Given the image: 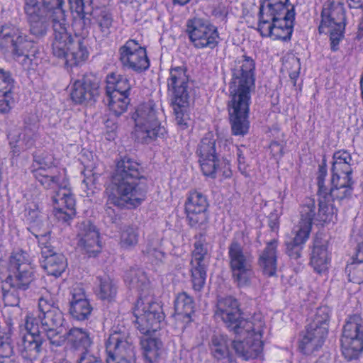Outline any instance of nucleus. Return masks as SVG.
Returning <instances> with one entry per match:
<instances>
[{
  "instance_id": "obj_6",
  "label": "nucleus",
  "mask_w": 363,
  "mask_h": 363,
  "mask_svg": "<svg viewBox=\"0 0 363 363\" xmlns=\"http://www.w3.org/2000/svg\"><path fill=\"white\" fill-rule=\"evenodd\" d=\"M214 315L233 332H238L240 328L248 330L253 327L259 330L262 324L260 315H255L251 320L243 319L238 300L231 296L218 297Z\"/></svg>"
},
{
  "instance_id": "obj_30",
  "label": "nucleus",
  "mask_w": 363,
  "mask_h": 363,
  "mask_svg": "<svg viewBox=\"0 0 363 363\" xmlns=\"http://www.w3.org/2000/svg\"><path fill=\"white\" fill-rule=\"evenodd\" d=\"M40 263L48 274L60 277L67 267V259L61 252L42 251Z\"/></svg>"
},
{
  "instance_id": "obj_9",
  "label": "nucleus",
  "mask_w": 363,
  "mask_h": 363,
  "mask_svg": "<svg viewBox=\"0 0 363 363\" xmlns=\"http://www.w3.org/2000/svg\"><path fill=\"white\" fill-rule=\"evenodd\" d=\"M135 325L142 334L149 335L160 329L164 320L162 306L156 303H147L138 301L134 309Z\"/></svg>"
},
{
  "instance_id": "obj_4",
  "label": "nucleus",
  "mask_w": 363,
  "mask_h": 363,
  "mask_svg": "<svg viewBox=\"0 0 363 363\" xmlns=\"http://www.w3.org/2000/svg\"><path fill=\"white\" fill-rule=\"evenodd\" d=\"M52 52L54 56L63 59L67 67L77 66L86 60L89 52L83 39L72 36L67 28L65 16L52 18Z\"/></svg>"
},
{
  "instance_id": "obj_55",
  "label": "nucleus",
  "mask_w": 363,
  "mask_h": 363,
  "mask_svg": "<svg viewBox=\"0 0 363 363\" xmlns=\"http://www.w3.org/2000/svg\"><path fill=\"white\" fill-rule=\"evenodd\" d=\"M42 334H45L50 344L54 347H60L65 341V335H61V327H49L41 328Z\"/></svg>"
},
{
  "instance_id": "obj_26",
  "label": "nucleus",
  "mask_w": 363,
  "mask_h": 363,
  "mask_svg": "<svg viewBox=\"0 0 363 363\" xmlns=\"http://www.w3.org/2000/svg\"><path fill=\"white\" fill-rule=\"evenodd\" d=\"M288 3L289 0H264L259 6V14H264L273 20L295 19L294 6Z\"/></svg>"
},
{
  "instance_id": "obj_3",
  "label": "nucleus",
  "mask_w": 363,
  "mask_h": 363,
  "mask_svg": "<svg viewBox=\"0 0 363 363\" xmlns=\"http://www.w3.org/2000/svg\"><path fill=\"white\" fill-rule=\"evenodd\" d=\"M35 179L45 189L58 188L53 196L55 216L60 221L68 223L76 214L75 199L70 189L67 188V180L57 168L35 169L31 170Z\"/></svg>"
},
{
  "instance_id": "obj_64",
  "label": "nucleus",
  "mask_w": 363,
  "mask_h": 363,
  "mask_svg": "<svg viewBox=\"0 0 363 363\" xmlns=\"http://www.w3.org/2000/svg\"><path fill=\"white\" fill-rule=\"evenodd\" d=\"M137 242L138 235L132 229L123 232L121 239L122 247H133Z\"/></svg>"
},
{
  "instance_id": "obj_7",
  "label": "nucleus",
  "mask_w": 363,
  "mask_h": 363,
  "mask_svg": "<svg viewBox=\"0 0 363 363\" xmlns=\"http://www.w3.org/2000/svg\"><path fill=\"white\" fill-rule=\"evenodd\" d=\"M341 347L343 356L349 361L357 359L363 351V319L359 315L347 318L342 330Z\"/></svg>"
},
{
  "instance_id": "obj_63",
  "label": "nucleus",
  "mask_w": 363,
  "mask_h": 363,
  "mask_svg": "<svg viewBox=\"0 0 363 363\" xmlns=\"http://www.w3.org/2000/svg\"><path fill=\"white\" fill-rule=\"evenodd\" d=\"M32 234L38 239V246L41 249H48L51 246L50 242V232L48 225L43 227L39 233Z\"/></svg>"
},
{
  "instance_id": "obj_34",
  "label": "nucleus",
  "mask_w": 363,
  "mask_h": 363,
  "mask_svg": "<svg viewBox=\"0 0 363 363\" xmlns=\"http://www.w3.org/2000/svg\"><path fill=\"white\" fill-rule=\"evenodd\" d=\"M44 342L42 335H23L18 350L23 359L33 362L37 359L43 351Z\"/></svg>"
},
{
  "instance_id": "obj_51",
  "label": "nucleus",
  "mask_w": 363,
  "mask_h": 363,
  "mask_svg": "<svg viewBox=\"0 0 363 363\" xmlns=\"http://www.w3.org/2000/svg\"><path fill=\"white\" fill-rule=\"evenodd\" d=\"M53 155L47 152H36L33 155V162L31 165V170L35 169H51L56 168Z\"/></svg>"
},
{
  "instance_id": "obj_31",
  "label": "nucleus",
  "mask_w": 363,
  "mask_h": 363,
  "mask_svg": "<svg viewBox=\"0 0 363 363\" xmlns=\"http://www.w3.org/2000/svg\"><path fill=\"white\" fill-rule=\"evenodd\" d=\"M140 346L145 363H164L163 344L160 339L146 335L141 337Z\"/></svg>"
},
{
  "instance_id": "obj_21",
  "label": "nucleus",
  "mask_w": 363,
  "mask_h": 363,
  "mask_svg": "<svg viewBox=\"0 0 363 363\" xmlns=\"http://www.w3.org/2000/svg\"><path fill=\"white\" fill-rule=\"evenodd\" d=\"M38 308L40 328L62 326L63 315L56 301L50 297H41L38 300Z\"/></svg>"
},
{
  "instance_id": "obj_35",
  "label": "nucleus",
  "mask_w": 363,
  "mask_h": 363,
  "mask_svg": "<svg viewBox=\"0 0 363 363\" xmlns=\"http://www.w3.org/2000/svg\"><path fill=\"white\" fill-rule=\"evenodd\" d=\"M65 340L72 348L83 352H87L93 343L89 331L77 327H73L67 332Z\"/></svg>"
},
{
  "instance_id": "obj_40",
  "label": "nucleus",
  "mask_w": 363,
  "mask_h": 363,
  "mask_svg": "<svg viewBox=\"0 0 363 363\" xmlns=\"http://www.w3.org/2000/svg\"><path fill=\"white\" fill-rule=\"evenodd\" d=\"M221 150H218L216 139L214 135L209 132L205 135L198 145L196 153L199 158H218Z\"/></svg>"
},
{
  "instance_id": "obj_42",
  "label": "nucleus",
  "mask_w": 363,
  "mask_h": 363,
  "mask_svg": "<svg viewBox=\"0 0 363 363\" xmlns=\"http://www.w3.org/2000/svg\"><path fill=\"white\" fill-rule=\"evenodd\" d=\"M294 19L282 18L273 20L274 28H272V38L274 40H290L293 33Z\"/></svg>"
},
{
  "instance_id": "obj_39",
  "label": "nucleus",
  "mask_w": 363,
  "mask_h": 363,
  "mask_svg": "<svg viewBox=\"0 0 363 363\" xmlns=\"http://www.w3.org/2000/svg\"><path fill=\"white\" fill-rule=\"evenodd\" d=\"M318 211H315L313 220L320 223H329L336 216L337 210L325 194H318Z\"/></svg>"
},
{
  "instance_id": "obj_17",
  "label": "nucleus",
  "mask_w": 363,
  "mask_h": 363,
  "mask_svg": "<svg viewBox=\"0 0 363 363\" xmlns=\"http://www.w3.org/2000/svg\"><path fill=\"white\" fill-rule=\"evenodd\" d=\"M208 206L207 198L201 192L193 191L189 193L185 202V213L191 228H200L207 223Z\"/></svg>"
},
{
  "instance_id": "obj_43",
  "label": "nucleus",
  "mask_w": 363,
  "mask_h": 363,
  "mask_svg": "<svg viewBox=\"0 0 363 363\" xmlns=\"http://www.w3.org/2000/svg\"><path fill=\"white\" fill-rule=\"evenodd\" d=\"M125 281L130 288L143 291L149 286V280L145 273L139 268H131L125 275Z\"/></svg>"
},
{
  "instance_id": "obj_59",
  "label": "nucleus",
  "mask_w": 363,
  "mask_h": 363,
  "mask_svg": "<svg viewBox=\"0 0 363 363\" xmlns=\"http://www.w3.org/2000/svg\"><path fill=\"white\" fill-rule=\"evenodd\" d=\"M272 28H274L273 19L264 14L259 13L258 31L260 33L262 36L272 37Z\"/></svg>"
},
{
  "instance_id": "obj_61",
  "label": "nucleus",
  "mask_w": 363,
  "mask_h": 363,
  "mask_svg": "<svg viewBox=\"0 0 363 363\" xmlns=\"http://www.w3.org/2000/svg\"><path fill=\"white\" fill-rule=\"evenodd\" d=\"M249 238L243 232H237L229 247V250H244L249 247Z\"/></svg>"
},
{
  "instance_id": "obj_62",
  "label": "nucleus",
  "mask_w": 363,
  "mask_h": 363,
  "mask_svg": "<svg viewBox=\"0 0 363 363\" xmlns=\"http://www.w3.org/2000/svg\"><path fill=\"white\" fill-rule=\"evenodd\" d=\"M224 146V150L230 151L231 147L233 149V152H236L237 157H238V169L242 172V174H244L246 170V164H245V160L243 156V153L240 147L238 146L233 145L230 143H228L227 140H225L223 143Z\"/></svg>"
},
{
  "instance_id": "obj_13",
  "label": "nucleus",
  "mask_w": 363,
  "mask_h": 363,
  "mask_svg": "<svg viewBox=\"0 0 363 363\" xmlns=\"http://www.w3.org/2000/svg\"><path fill=\"white\" fill-rule=\"evenodd\" d=\"M24 12L29 24V32L36 38L47 35L52 22L49 10L43 9L39 0H24Z\"/></svg>"
},
{
  "instance_id": "obj_11",
  "label": "nucleus",
  "mask_w": 363,
  "mask_h": 363,
  "mask_svg": "<svg viewBox=\"0 0 363 363\" xmlns=\"http://www.w3.org/2000/svg\"><path fill=\"white\" fill-rule=\"evenodd\" d=\"M167 88L173 96V103L179 107L189 105V76L186 66H172L167 78Z\"/></svg>"
},
{
  "instance_id": "obj_37",
  "label": "nucleus",
  "mask_w": 363,
  "mask_h": 363,
  "mask_svg": "<svg viewBox=\"0 0 363 363\" xmlns=\"http://www.w3.org/2000/svg\"><path fill=\"white\" fill-rule=\"evenodd\" d=\"M208 347L211 354L216 359H231L226 335L214 333L211 337Z\"/></svg>"
},
{
  "instance_id": "obj_23",
  "label": "nucleus",
  "mask_w": 363,
  "mask_h": 363,
  "mask_svg": "<svg viewBox=\"0 0 363 363\" xmlns=\"http://www.w3.org/2000/svg\"><path fill=\"white\" fill-rule=\"evenodd\" d=\"M77 244L79 247L89 249L102 248L99 240V232L90 220H82L76 225Z\"/></svg>"
},
{
  "instance_id": "obj_20",
  "label": "nucleus",
  "mask_w": 363,
  "mask_h": 363,
  "mask_svg": "<svg viewBox=\"0 0 363 363\" xmlns=\"http://www.w3.org/2000/svg\"><path fill=\"white\" fill-rule=\"evenodd\" d=\"M315 215V200L311 198L306 199L301 206V219L298 226V229L293 239V247H302V245L307 241L311 231Z\"/></svg>"
},
{
  "instance_id": "obj_49",
  "label": "nucleus",
  "mask_w": 363,
  "mask_h": 363,
  "mask_svg": "<svg viewBox=\"0 0 363 363\" xmlns=\"http://www.w3.org/2000/svg\"><path fill=\"white\" fill-rule=\"evenodd\" d=\"M330 259L328 251H312L311 264L315 272L321 273L328 269Z\"/></svg>"
},
{
  "instance_id": "obj_47",
  "label": "nucleus",
  "mask_w": 363,
  "mask_h": 363,
  "mask_svg": "<svg viewBox=\"0 0 363 363\" xmlns=\"http://www.w3.org/2000/svg\"><path fill=\"white\" fill-rule=\"evenodd\" d=\"M259 265L265 276H274L277 272V256L275 252L263 251L259 256Z\"/></svg>"
},
{
  "instance_id": "obj_29",
  "label": "nucleus",
  "mask_w": 363,
  "mask_h": 363,
  "mask_svg": "<svg viewBox=\"0 0 363 363\" xmlns=\"http://www.w3.org/2000/svg\"><path fill=\"white\" fill-rule=\"evenodd\" d=\"M324 332L323 330H315V329L306 326L305 330L300 335L298 348L301 352L309 355L319 350L327 337L326 335H324Z\"/></svg>"
},
{
  "instance_id": "obj_2",
  "label": "nucleus",
  "mask_w": 363,
  "mask_h": 363,
  "mask_svg": "<svg viewBox=\"0 0 363 363\" xmlns=\"http://www.w3.org/2000/svg\"><path fill=\"white\" fill-rule=\"evenodd\" d=\"M228 112L232 133L243 136L250 128L251 91L255 89V62L246 55L238 57L231 67Z\"/></svg>"
},
{
  "instance_id": "obj_15",
  "label": "nucleus",
  "mask_w": 363,
  "mask_h": 363,
  "mask_svg": "<svg viewBox=\"0 0 363 363\" xmlns=\"http://www.w3.org/2000/svg\"><path fill=\"white\" fill-rule=\"evenodd\" d=\"M92 0L87 4L88 6L84 4L83 11H79L77 9H72L77 13L79 17V24H82V33L86 30L87 33V28L91 23V20L87 16H91L93 23L96 25L101 33L103 36H108L111 33V28H112L113 19L111 13L105 9L96 8L93 9L91 6Z\"/></svg>"
},
{
  "instance_id": "obj_36",
  "label": "nucleus",
  "mask_w": 363,
  "mask_h": 363,
  "mask_svg": "<svg viewBox=\"0 0 363 363\" xmlns=\"http://www.w3.org/2000/svg\"><path fill=\"white\" fill-rule=\"evenodd\" d=\"M174 317L178 321L189 323L194 312V301L186 292L178 294L174 301Z\"/></svg>"
},
{
  "instance_id": "obj_24",
  "label": "nucleus",
  "mask_w": 363,
  "mask_h": 363,
  "mask_svg": "<svg viewBox=\"0 0 363 363\" xmlns=\"http://www.w3.org/2000/svg\"><path fill=\"white\" fill-rule=\"evenodd\" d=\"M194 251L192 253L191 280L193 289L201 291L204 287L206 279V268L208 264L207 252Z\"/></svg>"
},
{
  "instance_id": "obj_10",
  "label": "nucleus",
  "mask_w": 363,
  "mask_h": 363,
  "mask_svg": "<svg viewBox=\"0 0 363 363\" xmlns=\"http://www.w3.org/2000/svg\"><path fill=\"white\" fill-rule=\"evenodd\" d=\"M264 326V322L262 320V324L259 330L253 327L248 330L240 328V331L233 332L243 338V340H235L232 342L233 349L238 356L244 360H248L257 358L262 353L263 343L261 337Z\"/></svg>"
},
{
  "instance_id": "obj_41",
  "label": "nucleus",
  "mask_w": 363,
  "mask_h": 363,
  "mask_svg": "<svg viewBox=\"0 0 363 363\" xmlns=\"http://www.w3.org/2000/svg\"><path fill=\"white\" fill-rule=\"evenodd\" d=\"M330 311L327 306H320L318 308L315 313L309 318V323L306 325L309 328L315 329V330H325L324 335H328V325L330 320Z\"/></svg>"
},
{
  "instance_id": "obj_33",
  "label": "nucleus",
  "mask_w": 363,
  "mask_h": 363,
  "mask_svg": "<svg viewBox=\"0 0 363 363\" xmlns=\"http://www.w3.org/2000/svg\"><path fill=\"white\" fill-rule=\"evenodd\" d=\"M352 159L350 153L346 150H338L333 157L332 177L331 179L345 178L352 179Z\"/></svg>"
},
{
  "instance_id": "obj_56",
  "label": "nucleus",
  "mask_w": 363,
  "mask_h": 363,
  "mask_svg": "<svg viewBox=\"0 0 363 363\" xmlns=\"http://www.w3.org/2000/svg\"><path fill=\"white\" fill-rule=\"evenodd\" d=\"M39 315L38 318L34 317L31 314H28L25 319V329L27 331L26 335L37 336L42 335V330L40 328V324H39Z\"/></svg>"
},
{
  "instance_id": "obj_54",
  "label": "nucleus",
  "mask_w": 363,
  "mask_h": 363,
  "mask_svg": "<svg viewBox=\"0 0 363 363\" xmlns=\"http://www.w3.org/2000/svg\"><path fill=\"white\" fill-rule=\"evenodd\" d=\"M345 25L332 26L325 27V33H328L330 35V46L333 51H336L338 49L340 42L344 37Z\"/></svg>"
},
{
  "instance_id": "obj_28",
  "label": "nucleus",
  "mask_w": 363,
  "mask_h": 363,
  "mask_svg": "<svg viewBox=\"0 0 363 363\" xmlns=\"http://www.w3.org/2000/svg\"><path fill=\"white\" fill-rule=\"evenodd\" d=\"M321 23L318 27L319 33L325 32V27L332 26H345V13L342 4L327 2L321 12Z\"/></svg>"
},
{
  "instance_id": "obj_58",
  "label": "nucleus",
  "mask_w": 363,
  "mask_h": 363,
  "mask_svg": "<svg viewBox=\"0 0 363 363\" xmlns=\"http://www.w3.org/2000/svg\"><path fill=\"white\" fill-rule=\"evenodd\" d=\"M346 270L348 272V277L350 281L357 284L363 283V264L348 263Z\"/></svg>"
},
{
  "instance_id": "obj_57",
  "label": "nucleus",
  "mask_w": 363,
  "mask_h": 363,
  "mask_svg": "<svg viewBox=\"0 0 363 363\" xmlns=\"http://www.w3.org/2000/svg\"><path fill=\"white\" fill-rule=\"evenodd\" d=\"M199 161L203 174L214 178L218 166V158H199Z\"/></svg>"
},
{
  "instance_id": "obj_52",
  "label": "nucleus",
  "mask_w": 363,
  "mask_h": 363,
  "mask_svg": "<svg viewBox=\"0 0 363 363\" xmlns=\"http://www.w3.org/2000/svg\"><path fill=\"white\" fill-rule=\"evenodd\" d=\"M25 265H31L26 251H13L9 256V268L14 272L20 270Z\"/></svg>"
},
{
  "instance_id": "obj_8",
  "label": "nucleus",
  "mask_w": 363,
  "mask_h": 363,
  "mask_svg": "<svg viewBox=\"0 0 363 363\" xmlns=\"http://www.w3.org/2000/svg\"><path fill=\"white\" fill-rule=\"evenodd\" d=\"M186 32L190 41L197 49H214L219 43L218 28L208 21L193 18L186 21Z\"/></svg>"
},
{
  "instance_id": "obj_46",
  "label": "nucleus",
  "mask_w": 363,
  "mask_h": 363,
  "mask_svg": "<svg viewBox=\"0 0 363 363\" xmlns=\"http://www.w3.org/2000/svg\"><path fill=\"white\" fill-rule=\"evenodd\" d=\"M99 289L97 296L101 300L112 301L116 296L117 286L108 277H98Z\"/></svg>"
},
{
  "instance_id": "obj_32",
  "label": "nucleus",
  "mask_w": 363,
  "mask_h": 363,
  "mask_svg": "<svg viewBox=\"0 0 363 363\" xmlns=\"http://www.w3.org/2000/svg\"><path fill=\"white\" fill-rule=\"evenodd\" d=\"M354 182L352 179H331V187L325 191L326 197L331 201L341 202L351 197L354 190Z\"/></svg>"
},
{
  "instance_id": "obj_50",
  "label": "nucleus",
  "mask_w": 363,
  "mask_h": 363,
  "mask_svg": "<svg viewBox=\"0 0 363 363\" xmlns=\"http://www.w3.org/2000/svg\"><path fill=\"white\" fill-rule=\"evenodd\" d=\"M93 308L90 304L89 301L86 302H80L78 304L70 306L69 313L71 316L79 321H84L88 320L91 315Z\"/></svg>"
},
{
  "instance_id": "obj_53",
  "label": "nucleus",
  "mask_w": 363,
  "mask_h": 363,
  "mask_svg": "<svg viewBox=\"0 0 363 363\" xmlns=\"http://www.w3.org/2000/svg\"><path fill=\"white\" fill-rule=\"evenodd\" d=\"M64 5V0H42L41 4L43 9L49 10L52 18H61L62 16H65V12L63 9Z\"/></svg>"
},
{
  "instance_id": "obj_44",
  "label": "nucleus",
  "mask_w": 363,
  "mask_h": 363,
  "mask_svg": "<svg viewBox=\"0 0 363 363\" xmlns=\"http://www.w3.org/2000/svg\"><path fill=\"white\" fill-rule=\"evenodd\" d=\"M107 96L108 106L116 116H119L126 111L130 104V98L128 95H123L114 92L106 94Z\"/></svg>"
},
{
  "instance_id": "obj_38",
  "label": "nucleus",
  "mask_w": 363,
  "mask_h": 363,
  "mask_svg": "<svg viewBox=\"0 0 363 363\" xmlns=\"http://www.w3.org/2000/svg\"><path fill=\"white\" fill-rule=\"evenodd\" d=\"M106 83V94L118 92V94L129 96L131 85L130 84L129 80L125 77L115 73H111L107 75Z\"/></svg>"
},
{
  "instance_id": "obj_16",
  "label": "nucleus",
  "mask_w": 363,
  "mask_h": 363,
  "mask_svg": "<svg viewBox=\"0 0 363 363\" xmlns=\"http://www.w3.org/2000/svg\"><path fill=\"white\" fill-rule=\"evenodd\" d=\"M232 277L239 287L249 286L255 276L252 256L244 251H229Z\"/></svg>"
},
{
  "instance_id": "obj_22",
  "label": "nucleus",
  "mask_w": 363,
  "mask_h": 363,
  "mask_svg": "<svg viewBox=\"0 0 363 363\" xmlns=\"http://www.w3.org/2000/svg\"><path fill=\"white\" fill-rule=\"evenodd\" d=\"M28 38L18 28L11 24L0 26V49L12 56L19 53V48Z\"/></svg>"
},
{
  "instance_id": "obj_27",
  "label": "nucleus",
  "mask_w": 363,
  "mask_h": 363,
  "mask_svg": "<svg viewBox=\"0 0 363 363\" xmlns=\"http://www.w3.org/2000/svg\"><path fill=\"white\" fill-rule=\"evenodd\" d=\"M19 50V53L13 56V59L26 70L35 69L41 60L38 45L28 38Z\"/></svg>"
},
{
  "instance_id": "obj_19",
  "label": "nucleus",
  "mask_w": 363,
  "mask_h": 363,
  "mask_svg": "<svg viewBox=\"0 0 363 363\" xmlns=\"http://www.w3.org/2000/svg\"><path fill=\"white\" fill-rule=\"evenodd\" d=\"M35 271L31 265H25L20 270L14 271L2 283L4 298L9 299L16 291H26L35 280Z\"/></svg>"
},
{
  "instance_id": "obj_60",
  "label": "nucleus",
  "mask_w": 363,
  "mask_h": 363,
  "mask_svg": "<svg viewBox=\"0 0 363 363\" xmlns=\"http://www.w3.org/2000/svg\"><path fill=\"white\" fill-rule=\"evenodd\" d=\"M86 293L83 287L79 284H76L70 289V298L69 299V306L78 304L80 302L88 301Z\"/></svg>"
},
{
  "instance_id": "obj_12",
  "label": "nucleus",
  "mask_w": 363,
  "mask_h": 363,
  "mask_svg": "<svg viewBox=\"0 0 363 363\" xmlns=\"http://www.w3.org/2000/svg\"><path fill=\"white\" fill-rule=\"evenodd\" d=\"M106 360L114 362H126L135 363L134 346L131 339L125 331H116L112 333L106 342Z\"/></svg>"
},
{
  "instance_id": "obj_45",
  "label": "nucleus",
  "mask_w": 363,
  "mask_h": 363,
  "mask_svg": "<svg viewBox=\"0 0 363 363\" xmlns=\"http://www.w3.org/2000/svg\"><path fill=\"white\" fill-rule=\"evenodd\" d=\"M26 221L28 224V230L31 233H38L45 225H48L46 218L40 213L38 208L26 209Z\"/></svg>"
},
{
  "instance_id": "obj_14",
  "label": "nucleus",
  "mask_w": 363,
  "mask_h": 363,
  "mask_svg": "<svg viewBox=\"0 0 363 363\" xmlns=\"http://www.w3.org/2000/svg\"><path fill=\"white\" fill-rule=\"evenodd\" d=\"M120 62L123 67L140 73L150 67L146 49L135 40H128L119 48Z\"/></svg>"
},
{
  "instance_id": "obj_1",
  "label": "nucleus",
  "mask_w": 363,
  "mask_h": 363,
  "mask_svg": "<svg viewBox=\"0 0 363 363\" xmlns=\"http://www.w3.org/2000/svg\"><path fill=\"white\" fill-rule=\"evenodd\" d=\"M146 179L140 164L129 157L118 162L111 185L106 189L105 211L113 223L117 215L111 205L118 208H135L145 201Z\"/></svg>"
},
{
  "instance_id": "obj_5",
  "label": "nucleus",
  "mask_w": 363,
  "mask_h": 363,
  "mask_svg": "<svg viewBox=\"0 0 363 363\" xmlns=\"http://www.w3.org/2000/svg\"><path fill=\"white\" fill-rule=\"evenodd\" d=\"M161 114L152 101L137 107L132 116L135 121L134 134L137 140L148 144L157 138L164 137L167 130L159 120Z\"/></svg>"
},
{
  "instance_id": "obj_25",
  "label": "nucleus",
  "mask_w": 363,
  "mask_h": 363,
  "mask_svg": "<svg viewBox=\"0 0 363 363\" xmlns=\"http://www.w3.org/2000/svg\"><path fill=\"white\" fill-rule=\"evenodd\" d=\"M15 83L11 72L0 68V113H9L14 105Z\"/></svg>"
},
{
  "instance_id": "obj_48",
  "label": "nucleus",
  "mask_w": 363,
  "mask_h": 363,
  "mask_svg": "<svg viewBox=\"0 0 363 363\" xmlns=\"http://www.w3.org/2000/svg\"><path fill=\"white\" fill-rule=\"evenodd\" d=\"M13 341L10 325L0 326V355H13Z\"/></svg>"
},
{
  "instance_id": "obj_18",
  "label": "nucleus",
  "mask_w": 363,
  "mask_h": 363,
  "mask_svg": "<svg viewBox=\"0 0 363 363\" xmlns=\"http://www.w3.org/2000/svg\"><path fill=\"white\" fill-rule=\"evenodd\" d=\"M100 80L92 73H86L81 79L74 82L72 86L71 99L79 104L92 100L99 94Z\"/></svg>"
}]
</instances>
